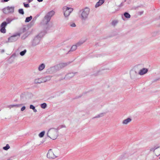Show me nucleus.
Returning <instances> with one entry per match:
<instances>
[{
    "label": "nucleus",
    "mask_w": 160,
    "mask_h": 160,
    "mask_svg": "<svg viewBox=\"0 0 160 160\" xmlns=\"http://www.w3.org/2000/svg\"><path fill=\"white\" fill-rule=\"evenodd\" d=\"M60 151L57 149H50L47 153V157L49 159H54L59 157Z\"/></svg>",
    "instance_id": "f257e3e1"
},
{
    "label": "nucleus",
    "mask_w": 160,
    "mask_h": 160,
    "mask_svg": "<svg viewBox=\"0 0 160 160\" xmlns=\"http://www.w3.org/2000/svg\"><path fill=\"white\" fill-rule=\"evenodd\" d=\"M58 135V131L57 128H51L48 131L47 136L52 140L56 139Z\"/></svg>",
    "instance_id": "f03ea898"
},
{
    "label": "nucleus",
    "mask_w": 160,
    "mask_h": 160,
    "mask_svg": "<svg viewBox=\"0 0 160 160\" xmlns=\"http://www.w3.org/2000/svg\"><path fill=\"white\" fill-rule=\"evenodd\" d=\"M90 10L88 8H85L83 10L81 13V18L82 20L86 19L88 16Z\"/></svg>",
    "instance_id": "7ed1b4c3"
},
{
    "label": "nucleus",
    "mask_w": 160,
    "mask_h": 160,
    "mask_svg": "<svg viewBox=\"0 0 160 160\" xmlns=\"http://www.w3.org/2000/svg\"><path fill=\"white\" fill-rule=\"evenodd\" d=\"M63 10L64 12V14L66 17L68 16L70 13L73 11L72 8H68L66 6L64 7Z\"/></svg>",
    "instance_id": "20e7f679"
},
{
    "label": "nucleus",
    "mask_w": 160,
    "mask_h": 160,
    "mask_svg": "<svg viewBox=\"0 0 160 160\" xmlns=\"http://www.w3.org/2000/svg\"><path fill=\"white\" fill-rule=\"evenodd\" d=\"M14 11V8L12 7H8L3 9V12L5 14H7L13 12Z\"/></svg>",
    "instance_id": "39448f33"
},
{
    "label": "nucleus",
    "mask_w": 160,
    "mask_h": 160,
    "mask_svg": "<svg viewBox=\"0 0 160 160\" xmlns=\"http://www.w3.org/2000/svg\"><path fill=\"white\" fill-rule=\"evenodd\" d=\"M8 23L4 22L2 23L1 25L0 32L2 33H5L6 32L5 27L7 25Z\"/></svg>",
    "instance_id": "423d86ee"
},
{
    "label": "nucleus",
    "mask_w": 160,
    "mask_h": 160,
    "mask_svg": "<svg viewBox=\"0 0 160 160\" xmlns=\"http://www.w3.org/2000/svg\"><path fill=\"white\" fill-rule=\"evenodd\" d=\"M130 74L132 79H134L138 75L137 71H130Z\"/></svg>",
    "instance_id": "0eeeda50"
},
{
    "label": "nucleus",
    "mask_w": 160,
    "mask_h": 160,
    "mask_svg": "<svg viewBox=\"0 0 160 160\" xmlns=\"http://www.w3.org/2000/svg\"><path fill=\"white\" fill-rule=\"evenodd\" d=\"M75 72H70L67 74L65 77V78L66 79H69L73 77L74 75Z\"/></svg>",
    "instance_id": "6e6552de"
},
{
    "label": "nucleus",
    "mask_w": 160,
    "mask_h": 160,
    "mask_svg": "<svg viewBox=\"0 0 160 160\" xmlns=\"http://www.w3.org/2000/svg\"><path fill=\"white\" fill-rule=\"evenodd\" d=\"M132 121V119L131 118H128L123 120L122 121V123L123 125H127Z\"/></svg>",
    "instance_id": "1a4fd4ad"
},
{
    "label": "nucleus",
    "mask_w": 160,
    "mask_h": 160,
    "mask_svg": "<svg viewBox=\"0 0 160 160\" xmlns=\"http://www.w3.org/2000/svg\"><path fill=\"white\" fill-rule=\"evenodd\" d=\"M154 152L157 156H158L160 155V146L158 147L154 150Z\"/></svg>",
    "instance_id": "9d476101"
},
{
    "label": "nucleus",
    "mask_w": 160,
    "mask_h": 160,
    "mask_svg": "<svg viewBox=\"0 0 160 160\" xmlns=\"http://www.w3.org/2000/svg\"><path fill=\"white\" fill-rule=\"evenodd\" d=\"M51 17L50 16L47 14L44 17V20L46 23H48L50 20Z\"/></svg>",
    "instance_id": "9b49d317"
},
{
    "label": "nucleus",
    "mask_w": 160,
    "mask_h": 160,
    "mask_svg": "<svg viewBox=\"0 0 160 160\" xmlns=\"http://www.w3.org/2000/svg\"><path fill=\"white\" fill-rule=\"evenodd\" d=\"M104 0H99V1L96 4L95 7L97 8L102 5L104 2Z\"/></svg>",
    "instance_id": "f8f14e48"
},
{
    "label": "nucleus",
    "mask_w": 160,
    "mask_h": 160,
    "mask_svg": "<svg viewBox=\"0 0 160 160\" xmlns=\"http://www.w3.org/2000/svg\"><path fill=\"white\" fill-rule=\"evenodd\" d=\"M148 71H137L138 75H142L146 73Z\"/></svg>",
    "instance_id": "ddd939ff"
},
{
    "label": "nucleus",
    "mask_w": 160,
    "mask_h": 160,
    "mask_svg": "<svg viewBox=\"0 0 160 160\" xmlns=\"http://www.w3.org/2000/svg\"><path fill=\"white\" fill-rule=\"evenodd\" d=\"M93 75L95 76H96L102 74L101 71H93Z\"/></svg>",
    "instance_id": "4468645a"
},
{
    "label": "nucleus",
    "mask_w": 160,
    "mask_h": 160,
    "mask_svg": "<svg viewBox=\"0 0 160 160\" xmlns=\"http://www.w3.org/2000/svg\"><path fill=\"white\" fill-rule=\"evenodd\" d=\"M34 82L35 83H42V78L36 79L34 80Z\"/></svg>",
    "instance_id": "2eb2a0df"
},
{
    "label": "nucleus",
    "mask_w": 160,
    "mask_h": 160,
    "mask_svg": "<svg viewBox=\"0 0 160 160\" xmlns=\"http://www.w3.org/2000/svg\"><path fill=\"white\" fill-rule=\"evenodd\" d=\"M32 19V16H30L29 17H27V18H26L25 19V22H28L30 21H31Z\"/></svg>",
    "instance_id": "dca6fc26"
},
{
    "label": "nucleus",
    "mask_w": 160,
    "mask_h": 160,
    "mask_svg": "<svg viewBox=\"0 0 160 160\" xmlns=\"http://www.w3.org/2000/svg\"><path fill=\"white\" fill-rule=\"evenodd\" d=\"M45 133V131H43L41 132L38 135V136L40 138H42L43 137Z\"/></svg>",
    "instance_id": "f3484780"
},
{
    "label": "nucleus",
    "mask_w": 160,
    "mask_h": 160,
    "mask_svg": "<svg viewBox=\"0 0 160 160\" xmlns=\"http://www.w3.org/2000/svg\"><path fill=\"white\" fill-rule=\"evenodd\" d=\"M45 68V65L43 64H42L38 68L39 70H42Z\"/></svg>",
    "instance_id": "a211bd4d"
},
{
    "label": "nucleus",
    "mask_w": 160,
    "mask_h": 160,
    "mask_svg": "<svg viewBox=\"0 0 160 160\" xmlns=\"http://www.w3.org/2000/svg\"><path fill=\"white\" fill-rule=\"evenodd\" d=\"M54 14V12L53 11H51L49 12L47 14L51 17Z\"/></svg>",
    "instance_id": "6ab92c4d"
},
{
    "label": "nucleus",
    "mask_w": 160,
    "mask_h": 160,
    "mask_svg": "<svg viewBox=\"0 0 160 160\" xmlns=\"http://www.w3.org/2000/svg\"><path fill=\"white\" fill-rule=\"evenodd\" d=\"M10 148V146L8 144H7L6 146L3 148V149L5 150H7Z\"/></svg>",
    "instance_id": "aec40b11"
},
{
    "label": "nucleus",
    "mask_w": 160,
    "mask_h": 160,
    "mask_svg": "<svg viewBox=\"0 0 160 160\" xmlns=\"http://www.w3.org/2000/svg\"><path fill=\"white\" fill-rule=\"evenodd\" d=\"M124 16L127 18H129L130 17V15L128 12H125L124 13Z\"/></svg>",
    "instance_id": "412c9836"
},
{
    "label": "nucleus",
    "mask_w": 160,
    "mask_h": 160,
    "mask_svg": "<svg viewBox=\"0 0 160 160\" xmlns=\"http://www.w3.org/2000/svg\"><path fill=\"white\" fill-rule=\"evenodd\" d=\"M46 107L47 104L45 103H44L41 105V107L42 108L44 109Z\"/></svg>",
    "instance_id": "4be33fe9"
},
{
    "label": "nucleus",
    "mask_w": 160,
    "mask_h": 160,
    "mask_svg": "<svg viewBox=\"0 0 160 160\" xmlns=\"http://www.w3.org/2000/svg\"><path fill=\"white\" fill-rule=\"evenodd\" d=\"M77 47L76 45H73L71 49V50L72 51H73L76 50L77 49Z\"/></svg>",
    "instance_id": "5701e85b"
},
{
    "label": "nucleus",
    "mask_w": 160,
    "mask_h": 160,
    "mask_svg": "<svg viewBox=\"0 0 160 160\" xmlns=\"http://www.w3.org/2000/svg\"><path fill=\"white\" fill-rule=\"evenodd\" d=\"M104 113H100V114H99L98 115H97V116H96L94 118H99L100 117H102L103 116H104Z\"/></svg>",
    "instance_id": "b1692460"
},
{
    "label": "nucleus",
    "mask_w": 160,
    "mask_h": 160,
    "mask_svg": "<svg viewBox=\"0 0 160 160\" xmlns=\"http://www.w3.org/2000/svg\"><path fill=\"white\" fill-rule=\"evenodd\" d=\"M26 50H24V51L21 52H20V54L22 56H23L26 53Z\"/></svg>",
    "instance_id": "393cba45"
},
{
    "label": "nucleus",
    "mask_w": 160,
    "mask_h": 160,
    "mask_svg": "<svg viewBox=\"0 0 160 160\" xmlns=\"http://www.w3.org/2000/svg\"><path fill=\"white\" fill-rule=\"evenodd\" d=\"M42 71H41V70L39 71V72L38 73L40 74H42V73H49V71H46L45 72H42Z\"/></svg>",
    "instance_id": "a878e982"
},
{
    "label": "nucleus",
    "mask_w": 160,
    "mask_h": 160,
    "mask_svg": "<svg viewBox=\"0 0 160 160\" xmlns=\"http://www.w3.org/2000/svg\"><path fill=\"white\" fill-rule=\"evenodd\" d=\"M21 105H22V104H15V105H11V106L12 107H19Z\"/></svg>",
    "instance_id": "bb28decb"
},
{
    "label": "nucleus",
    "mask_w": 160,
    "mask_h": 160,
    "mask_svg": "<svg viewBox=\"0 0 160 160\" xmlns=\"http://www.w3.org/2000/svg\"><path fill=\"white\" fill-rule=\"evenodd\" d=\"M42 83L45 82L47 81V80L45 77L42 78Z\"/></svg>",
    "instance_id": "cd10ccee"
},
{
    "label": "nucleus",
    "mask_w": 160,
    "mask_h": 160,
    "mask_svg": "<svg viewBox=\"0 0 160 160\" xmlns=\"http://www.w3.org/2000/svg\"><path fill=\"white\" fill-rule=\"evenodd\" d=\"M19 12L22 14H23L24 13L23 10L22 9H19Z\"/></svg>",
    "instance_id": "c85d7f7f"
},
{
    "label": "nucleus",
    "mask_w": 160,
    "mask_h": 160,
    "mask_svg": "<svg viewBox=\"0 0 160 160\" xmlns=\"http://www.w3.org/2000/svg\"><path fill=\"white\" fill-rule=\"evenodd\" d=\"M1 75L0 76L1 77H3V76H4L6 74V73L4 71H3L2 72H1Z\"/></svg>",
    "instance_id": "c756f323"
},
{
    "label": "nucleus",
    "mask_w": 160,
    "mask_h": 160,
    "mask_svg": "<svg viewBox=\"0 0 160 160\" xmlns=\"http://www.w3.org/2000/svg\"><path fill=\"white\" fill-rule=\"evenodd\" d=\"M51 77H51L50 76H47L45 77L46 78L47 81H49V80H50L51 79Z\"/></svg>",
    "instance_id": "7c9ffc66"
},
{
    "label": "nucleus",
    "mask_w": 160,
    "mask_h": 160,
    "mask_svg": "<svg viewBox=\"0 0 160 160\" xmlns=\"http://www.w3.org/2000/svg\"><path fill=\"white\" fill-rule=\"evenodd\" d=\"M30 108L31 109H32V110L34 109L35 108V107L32 105H31L30 106Z\"/></svg>",
    "instance_id": "2f4dec72"
},
{
    "label": "nucleus",
    "mask_w": 160,
    "mask_h": 160,
    "mask_svg": "<svg viewBox=\"0 0 160 160\" xmlns=\"http://www.w3.org/2000/svg\"><path fill=\"white\" fill-rule=\"evenodd\" d=\"M117 23V22L116 21H114L112 22V24L113 25H115Z\"/></svg>",
    "instance_id": "473e14b6"
},
{
    "label": "nucleus",
    "mask_w": 160,
    "mask_h": 160,
    "mask_svg": "<svg viewBox=\"0 0 160 160\" xmlns=\"http://www.w3.org/2000/svg\"><path fill=\"white\" fill-rule=\"evenodd\" d=\"M25 109L26 107L25 106H23L21 108V110L22 111H23Z\"/></svg>",
    "instance_id": "72a5a7b5"
},
{
    "label": "nucleus",
    "mask_w": 160,
    "mask_h": 160,
    "mask_svg": "<svg viewBox=\"0 0 160 160\" xmlns=\"http://www.w3.org/2000/svg\"><path fill=\"white\" fill-rule=\"evenodd\" d=\"M24 6L25 7L27 8V7H29V5L28 4H24Z\"/></svg>",
    "instance_id": "f704fd0d"
},
{
    "label": "nucleus",
    "mask_w": 160,
    "mask_h": 160,
    "mask_svg": "<svg viewBox=\"0 0 160 160\" xmlns=\"http://www.w3.org/2000/svg\"><path fill=\"white\" fill-rule=\"evenodd\" d=\"M71 26L72 27H75L76 26V25L74 23H73L71 25Z\"/></svg>",
    "instance_id": "c9c22d12"
},
{
    "label": "nucleus",
    "mask_w": 160,
    "mask_h": 160,
    "mask_svg": "<svg viewBox=\"0 0 160 160\" xmlns=\"http://www.w3.org/2000/svg\"><path fill=\"white\" fill-rule=\"evenodd\" d=\"M33 110V112H37V110L36 109H35V108H34V109Z\"/></svg>",
    "instance_id": "e433bc0d"
},
{
    "label": "nucleus",
    "mask_w": 160,
    "mask_h": 160,
    "mask_svg": "<svg viewBox=\"0 0 160 160\" xmlns=\"http://www.w3.org/2000/svg\"><path fill=\"white\" fill-rule=\"evenodd\" d=\"M43 0H38V1L39 2H41Z\"/></svg>",
    "instance_id": "4c0bfd02"
},
{
    "label": "nucleus",
    "mask_w": 160,
    "mask_h": 160,
    "mask_svg": "<svg viewBox=\"0 0 160 160\" xmlns=\"http://www.w3.org/2000/svg\"><path fill=\"white\" fill-rule=\"evenodd\" d=\"M142 70H148L147 69H145V68H143L142 69Z\"/></svg>",
    "instance_id": "58836bf2"
},
{
    "label": "nucleus",
    "mask_w": 160,
    "mask_h": 160,
    "mask_svg": "<svg viewBox=\"0 0 160 160\" xmlns=\"http://www.w3.org/2000/svg\"><path fill=\"white\" fill-rule=\"evenodd\" d=\"M4 0V1L5 2H7V1H8L9 0Z\"/></svg>",
    "instance_id": "ea45409f"
},
{
    "label": "nucleus",
    "mask_w": 160,
    "mask_h": 160,
    "mask_svg": "<svg viewBox=\"0 0 160 160\" xmlns=\"http://www.w3.org/2000/svg\"><path fill=\"white\" fill-rule=\"evenodd\" d=\"M7 160H12L11 159H8Z\"/></svg>",
    "instance_id": "a19ab883"
},
{
    "label": "nucleus",
    "mask_w": 160,
    "mask_h": 160,
    "mask_svg": "<svg viewBox=\"0 0 160 160\" xmlns=\"http://www.w3.org/2000/svg\"><path fill=\"white\" fill-rule=\"evenodd\" d=\"M62 127H64V128H65V126H62Z\"/></svg>",
    "instance_id": "79ce46f5"
},
{
    "label": "nucleus",
    "mask_w": 160,
    "mask_h": 160,
    "mask_svg": "<svg viewBox=\"0 0 160 160\" xmlns=\"http://www.w3.org/2000/svg\"><path fill=\"white\" fill-rule=\"evenodd\" d=\"M13 38V37H11L10 38H11V39H12V38Z\"/></svg>",
    "instance_id": "37998d69"
}]
</instances>
